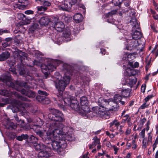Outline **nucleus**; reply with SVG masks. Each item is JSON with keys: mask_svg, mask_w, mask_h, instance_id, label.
I'll list each match as a JSON object with an SVG mask.
<instances>
[{"mask_svg": "<svg viewBox=\"0 0 158 158\" xmlns=\"http://www.w3.org/2000/svg\"><path fill=\"white\" fill-rule=\"evenodd\" d=\"M139 66V64L137 62H135L134 64V68H137Z\"/></svg>", "mask_w": 158, "mask_h": 158, "instance_id": "nucleus-59", "label": "nucleus"}, {"mask_svg": "<svg viewBox=\"0 0 158 158\" xmlns=\"http://www.w3.org/2000/svg\"><path fill=\"white\" fill-rule=\"evenodd\" d=\"M2 34L4 33H8L10 32V31L9 30L6 29H2Z\"/></svg>", "mask_w": 158, "mask_h": 158, "instance_id": "nucleus-62", "label": "nucleus"}, {"mask_svg": "<svg viewBox=\"0 0 158 158\" xmlns=\"http://www.w3.org/2000/svg\"><path fill=\"white\" fill-rule=\"evenodd\" d=\"M63 36L65 38H69L70 37L71 33L69 29H66L63 32Z\"/></svg>", "mask_w": 158, "mask_h": 158, "instance_id": "nucleus-33", "label": "nucleus"}, {"mask_svg": "<svg viewBox=\"0 0 158 158\" xmlns=\"http://www.w3.org/2000/svg\"><path fill=\"white\" fill-rule=\"evenodd\" d=\"M39 28V25L36 23H34L29 28V31L31 32H33Z\"/></svg>", "mask_w": 158, "mask_h": 158, "instance_id": "nucleus-30", "label": "nucleus"}, {"mask_svg": "<svg viewBox=\"0 0 158 158\" xmlns=\"http://www.w3.org/2000/svg\"><path fill=\"white\" fill-rule=\"evenodd\" d=\"M146 120L145 118H143L140 120V123L141 125H143L145 122H146Z\"/></svg>", "mask_w": 158, "mask_h": 158, "instance_id": "nucleus-57", "label": "nucleus"}, {"mask_svg": "<svg viewBox=\"0 0 158 158\" xmlns=\"http://www.w3.org/2000/svg\"><path fill=\"white\" fill-rule=\"evenodd\" d=\"M104 102H103V106L102 107H105L106 106L110 104L112 105V104L113 103V102L110 100V99H109L108 100L106 99H104Z\"/></svg>", "mask_w": 158, "mask_h": 158, "instance_id": "nucleus-36", "label": "nucleus"}, {"mask_svg": "<svg viewBox=\"0 0 158 158\" xmlns=\"http://www.w3.org/2000/svg\"><path fill=\"white\" fill-rule=\"evenodd\" d=\"M34 13V12L33 11L30 10H27L25 12V13L27 15H29V14H33Z\"/></svg>", "mask_w": 158, "mask_h": 158, "instance_id": "nucleus-50", "label": "nucleus"}, {"mask_svg": "<svg viewBox=\"0 0 158 158\" xmlns=\"http://www.w3.org/2000/svg\"><path fill=\"white\" fill-rule=\"evenodd\" d=\"M52 112L49 114L48 117L49 119L55 122H63L65 119L62 113L58 110L53 109Z\"/></svg>", "mask_w": 158, "mask_h": 158, "instance_id": "nucleus-6", "label": "nucleus"}, {"mask_svg": "<svg viewBox=\"0 0 158 158\" xmlns=\"http://www.w3.org/2000/svg\"><path fill=\"white\" fill-rule=\"evenodd\" d=\"M151 60H150L147 63V64L145 67L146 70L147 71L148 70V69L151 66Z\"/></svg>", "mask_w": 158, "mask_h": 158, "instance_id": "nucleus-44", "label": "nucleus"}, {"mask_svg": "<svg viewBox=\"0 0 158 158\" xmlns=\"http://www.w3.org/2000/svg\"><path fill=\"white\" fill-rule=\"evenodd\" d=\"M130 23L133 26V29H139V24L136 19L135 17H132L131 18L130 21Z\"/></svg>", "mask_w": 158, "mask_h": 158, "instance_id": "nucleus-20", "label": "nucleus"}, {"mask_svg": "<svg viewBox=\"0 0 158 158\" xmlns=\"http://www.w3.org/2000/svg\"><path fill=\"white\" fill-rule=\"evenodd\" d=\"M146 88V85L145 84L142 85L141 86V92H143V93L144 92Z\"/></svg>", "mask_w": 158, "mask_h": 158, "instance_id": "nucleus-49", "label": "nucleus"}, {"mask_svg": "<svg viewBox=\"0 0 158 158\" xmlns=\"http://www.w3.org/2000/svg\"><path fill=\"white\" fill-rule=\"evenodd\" d=\"M9 53L7 52H3L0 55V61H3L7 59L10 56Z\"/></svg>", "mask_w": 158, "mask_h": 158, "instance_id": "nucleus-27", "label": "nucleus"}, {"mask_svg": "<svg viewBox=\"0 0 158 158\" xmlns=\"http://www.w3.org/2000/svg\"><path fill=\"white\" fill-rule=\"evenodd\" d=\"M153 97L152 95H148L147 97L145 98L144 100L145 102H147Z\"/></svg>", "mask_w": 158, "mask_h": 158, "instance_id": "nucleus-46", "label": "nucleus"}, {"mask_svg": "<svg viewBox=\"0 0 158 158\" xmlns=\"http://www.w3.org/2000/svg\"><path fill=\"white\" fill-rule=\"evenodd\" d=\"M145 128H144L142 130L141 132L139 133V135L143 138H144L145 137Z\"/></svg>", "mask_w": 158, "mask_h": 158, "instance_id": "nucleus-45", "label": "nucleus"}, {"mask_svg": "<svg viewBox=\"0 0 158 158\" xmlns=\"http://www.w3.org/2000/svg\"><path fill=\"white\" fill-rule=\"evenodd\" d=\"M113 121L114 125L118 127V126L119 125L120 123L117 120L114 119Z\"/></svg>", "mask_w": 158, "mask_h": 158, "instance_id": "nucleus-52", "label": "nucleus"}, {"mask_svg": "<svg viewBox=\"0 0 158 158\" xmlns=\"http://www.w3.org/2000/svg\"><path fill=\"white\" fill-rule=\"evenodd\" d=\"M112 2L115 6H118L121 4L119 0H113Z\"/></svg>", "mask_w": 158, "mask_h": 158, "instance_id": "nucleus-47", "label": "nucleus"}, {"mask_svg": "<svg viewBox=\"0 0 158 158\" xmlns=\"http://www.w3.org/2000/svg\"><path fill=\"white\" fill-rule=\"evenodd\" d=\"M63 139H64L65 140H67L69 141H72L75 140L74 137L71 135H67L65 137H64Z\"/></svg>", "mask_w": 158, "mask_h": 158, "instance_id": "nucleus-37", "label": "nucleus"}, {"mask_svg": "<svg viewBox=\"0 0 158 158\" xmlns=\"http://www.w3.org/2000/svg\"><path fill=\"white\" fill-rule=\"evenodd\" d=\"M131 146L132 148L133 149H135L137 148V145L135 143V140H132Z\"/></svg>", "mask_w": 158, "mask_h": 158, "instance_id": "nucleus-43", "label": "nucleus"}, {"mask_svg": "<svg viewBox=\"0 0 158 158\" xmlns=\"http://www.w3.org/2000/svg\"><path fill=\"white\" fill-rule=\"evenodd\" d=\"M129 65L132 68H134V64L133 62H129L128 63Z\"/></svg>", "mask_w": 158, "mask_h": 158, "instance_id": "nucleus-60", "label": "nucleus"}, {"mask_svg": "<svg viewBox=\"0 0 158 158\" xmlns=\"http://www.w3.org/2000/svg\"><path fill=\"white\" fill-rule=\"evenodd\" d=\"M117 11V10H115L112 11L110 12H109L107 15V17H109L110 16H111L112 15L115 14L116 13Z\"/></svg>", "mask_w": 158, "mask_h": 158, "instance_id": "nucleus-42", "label": "nucleus"}, {"mask_svg": "<svg viewBox=\"0 0 158 158\" xmlns=\"http://www.w3.org/2000/svg\"><path fill=\"white\" fill-rule=\"evenodd\" d=\"M131 152L128 153H127L126 156V158H131Z\"/></svg>", "mask_w": 158, "mask_h": 158, "instance_id": "nucleus-64", "label": "nucleus"}, {"mask_svg": "<svg viewBox=\"0 0 158 158\" xmlns=\"http://www.w3.org/2000/svg\"><path fill=\"white\" fill-rule=\"evenodd\" d=\"M64 0H53L55 4L59 5V8L60 10L67 11L69 10L73 5L75 4L77 2V0H65L64 4L60 5L61 2H63Z\"/></svg>", "mask_w": 158, "mask_h": 158, "instance_id": "nucleus-5", "label": "nucleus"}, {"mask_svg": "<svg viewBox=\"0 0 158 158\" xmlns=\"http://www.w3.org/2000/svg\"><path fill=\"white\" fill-rule=\"evenodd\" d=\"M83 17L82 15L80 13H77L73 16V19L77 23L81 22L83 19Z\"/></svg>", "mask_w": 158, "mask_h": 158, "instance_id": "nucleus-26", "label": "nucleus"}, {"mask_svg": "<svg viewBox=\"0 0 158 158\" xmlns=\"http://www.w3.org/2000/svg\"><path fill=\"white\" fill-rule=\"evenodd\" d=\"M147 143L146 142H145L144 140H143V145L145 148H146L147 146Z\"/></svg>", "mask_w": 158, "mask_h": 158, "instance_id": "nucleus-63", "label": "nucleus"}, {"mask_svg": "<svg viewBox=\"0 0 158 158\" xmlns=\"http://www.w3.org/2000/svg\"><path fill=\"white\" fill-rule=\"evenodd\" d=\"M151 12L153 14V18L155 19H158V15L157 14H155L154 11H152Z\"/></svg>", "mask_w": 158, "mask_h": 158, "instance_id": "nucleus-54", "label": "nucleus"}, {"mask_svg": "<svg viewBox=\"0 0 158 158\" xmlns=\"http://www.w3.org/2000/svg\"><path fill=\"white\" fill-rule=\"evenodd\" d=\"M28 136L27 134H22L21 135L18 136L16 137V139L19 141H22L23 140L26 139H28Z\"/></svg>", "mask_w": 158, "mask_h": 158, "instance_id": "nucleus-32", "label": "nucleus"}, {"mask_svg": "<svg viewBox=\"0 0 158 158\" xmlns=\"http://www.w3.org/2000/svg\"><path fill=\"white\" fill-rule=\"evenodd\" d=\"M40 126L38 125L33 124L32 123L29 124V127H28V129L30 128L33 129L34 130L36 134L39 136L42 139H45L48 140L47 138V133L48 131L46 132V135H45V131H40Z\"/></svg>", "mask_w": 158, "mask_h": 158, "instance_id": "nucleus-11", "label": "nucleus"}, {"mask_svg": "<svg viewBox=\"0 0 158 158\" xmlns=\"http://www.w3.org/2000/svg\"><path fill=\"white\" fill-rule=\"evenodd\" d=\"M152 136L151 135V133H148V140L150 141H151L152 140Z\"/></svg>", "mask_w": 158, "mask_h": 158, "instance_id": "nucleus-61", "label": "nucleus"}, {"mask_svg": "<svg viewBox=\"0 0 158 158\" xmlns=\"http://www.w3.org/2000/svg\"><path fill=\"white\" fill-rule=\"evenodd\" d=\"M56 99L60 102L61 103H58V105H60V107L61 108H63L64 103L66 106H70L72 101L74 100L73 98L71 97L70 96H67V97H65L62 99V96L60 94L57 95Z\"/></svg>", "mask_w": 158, "mask_h": 158, "instance_id": "nucleus-10", "label": "nucleus"}, {"mask_svg": "<svg viewBox=\"0 0 158 158\" xmlns=\"http://www.w3.org/2000/svg\"><path fill=\"white\" fill-rule=\"evenodd\" d=\"M135 40L132 42L130 46H128L126 47L127 50H131L132 48H137L139 46H143L144 44L143 42H142L140 40Z\"/></svg>", "mask_w": 158, "mask_h": 158, "instance_id": "nucleus-14", "label": "nucleus"}, {"mask_svg": "<svg viewBox=\"0 0 158 158\" xmlns=\"http://www.w3.org/2000/svg\"><path fill=\"white\" fill-rule=\"evenodd\" d=\"M106 110V107L99 106V115L103 118L108 119L109 118V116L107 114Z\"/></svg>", "mask_w": 158, "mask_h": 158, "instance_id": "nucleus-18", "label": "nucleus"}, {"mask_svg": "<svg viewBox=\"0 0 158 158\" xmlns=\"http://www.w3.org/2000/svg\"><path fill=\"white\" fill-rule=\"evenodd\" d=\"M18 18H19L20 17V19H23V17L24 16V15L23 14H19L18 15ZM19 19H20L19 18Z\"/></svg>", "mask_w": 158, "mask_h": 158, "instance_id": "nucleus-58", "label": "nucleus"}, {"mask_svg": "<svg viewBox=\"0 0 158 158\" xmlns=\"http://www.w3.org/2000/svg\"><path fill=\"white\" fill-rule=\"evenodd\" d=\"M70 79L69 76L65 75L60 80H56L55 82L56 88L58 91L63 92L69 83Z\"/></svg>", "mask_w": 158, "mask_h": 158, "instance_id": "nucleus-4", "label": "nucleus"}, {"mask_svg": "<svg viewBox=\"0 0 158 158\" xmlns=\"http://www.w3.org/2000/svg\"><path fill=\"white\" fill-rule=\"evenodd\" d=\"M70 67V66L67 64H65L64 65V69H63V71H66V72L68 73H69V72H70L69 71V68Z\"/></svg>", "mask_w": 158, "mask_h": 158, "instance_id": "nucleus-40", "label": "nucleus"}, {"mask_svg": "<svg viewBox=\"0 0 158 158\" xmlns=\"http://www.w3.org/2000/svg\"><path fill=\"white\" fill-rule=\"evenodd\" d=\"M36 8L38 11H42L43 10L45 11L47 9V8L44 7L43 6H37Z\"/></svg>", "mask_w": 158, "mask_h": 158, "instance_id": "nucleus-41", "label": "nucleus"}, {"mask_svg": "<svg viewBox=\"0 0 158 158\" xmlns=\"http://www.w3.org/2000/svg\"><path fill=\"white\" fill-rule=\"evenodd\" d=\"M93 142L91 144H90L89 146V147L90 149H92L94 148L98 144H100V140L96 136H95L93 137Z\"/></svg>", "mask_w": 158, "mask_h": 158, "instance_id": "nucleus-22", "label": "nucleus"}, {"mask_svg": "<svg viewBox=\"0 0 158 158\" xmlns=\"http://www.w3.org/2000/svg\"><path fill=\"white\" fill-rule=\"evenodd\" d=\"M30 138L31 139L30 143H32L33 144H34V143L37 142L38 140V138L33 135H31Z\"/></svg>", "mask_w": 158, "mask_h": 158, "instance_id": "nucleus-35", "label": "nucleus"}, {"mask_svg": "<svg viewBox=\"0 0 158 158\" xmlns=\"http://www.w3.org/2000/svg\"><path fill=\"white\" fill-rule=\"evenodd\" d=\"M9 71L11 72L14 74L16 75L17 73L15 71V69L13 67H11L9 69Z\"/></svg>", "mask_w": 158, "mask_h": 158, "instance_id": "nucleus-48", "label": "nucleus"}, {"mask_svg": "<svg viewBox=\"0 0 158 158\" xmlns=\"http://www.w3.org/2000/svg\"><path fill=\"white\" fill-rule=\"evenodd\" d=\"M33 145L35 150L38 151H40L38 154L39 157H47L49 156L48 153L46 150L47 148L42 143L38 144L37 142L34 143Z\"/></svg>", "mask_w": 158, "mask_h": 158, "instance_id": "nucleus-7", "label": "nucleus"}, {"mask_svg": "<svg viewBox=\"0 0 158 158\" xmlns=\"http://www.w3.org/2000/svg\"><path fill=\"white\" fill-rule=\"evenodd\" d=\"M50 22L49 18L46 16L42 17L39 21V23L41 25H46L48 24Z\"/></svg>", "mask_w": 158, "mask_h": 158, "instance_id": "nucleus-23", "label": "nucleus"}, {"mask_svg": "<svg viewBox=\"0 0 158 158\" xmlns=\"http://www.w3.org/2000/svg\"><path fill=\"white\" fill-rule=\"evenodd\" d=\"M48 131L47 133L48 140L52 141L53 149L60 155L64 152V150L67 146L66 140L63 138L66 135L63 131L64 125L62 123L51 122L49 124Z\"/></svg>", "mask_w": 158, "mask_h": 158, "instance_id": "nucleus-1", "label": "nucleus"}, {"mask_svg": "<svg viewBox=\"0 0 158 158\" xmlns=\"http://www.w3.org/2000/svg\"><path fill=\"white\" fill-rule=\"evenodd\" d=\"M127 12L128 13L127 15H129L130 16H132L133 17H135V10L134 9L130 8L129 10H126L123 11V12Z\"/></svg>", "mask_w": 158, "mask_h": 158, "instance_id": "nucleus-31", "label": "nucleus"}, {"mask_svg": "<svg viewBox=\"0 0 158 158\" xmlns=\"http://www.w3.org/2000/svg\"><path fill=\"white\" fill-rule=\"evenodd\" d=\"M88 104L89 102L86 97L83 96L80 98L81 111L82 112H84L83 114L85 115H87V114L91 112L88 106Z\"/></svg>", "mask_w": 158, "mask_h": 158, "instance_id": "nucleus-9", "label": "nucleus"}, {"mask_svg": "<svg viewBox=\"0 0 158 158\" xmlns=\"http://www.w3.org/2000/svg\"><path fill=\"white\" fill-rule=\"evenodd\" d=\"M131 130L130 128H127L126 132H125V134L126 136H128L129 135L131 132Z\"/></svg>", "mask_w": 158, "mask_h": 158, "instance_id": "nucleus-51", "label": "nucleus"}, {"mask_svg": "<svg viewBox=\"0 0 158 158\" xmlns=\"http://www.w3.org/2000/svg\"><path fill=\"white\" fill-rule=\"evenodd\" d=\"M52 39L55 43L59 44L61 41L62 37H59L58 35H55L53 34L52 37Z\"/></svg>", "mask_w": 158, "mask_h": 158, "instance_id": "nucleus-25", "label": "nucleus"}, {"mask_svg": "<svg viewBox=\"0 0 158 158\" xmlns=\"http://www.w3.org/2000/svg\"><path fill=\"white\" fill-rule=\"evenodd\" d=\"M153 5L155 6L156 9L158 11V5L154 1L153 2Z\"/></svg>", "mask_w": 158, "mask_h": 158, "instance_id": "nucleus-56", "label": "nucleus"}, {"mask_svg": "<svg viewBox=\"0 0 158 158\" xmlns=\"http://www.w3.org/2000/svg\"><path fill=\"white\" fill-rule=\"evenodd\" d=\"M58 20V18L56 17L54 18L53 21L54 22V27L58 31L61 32L64 30L65 25L62 22H56Z\"/></svg>", "mask_w": 158, "mask_h": 158, "instance_id": "nucleus-12", "label": "nucleus"}, {"mask_svg": "<svg viewBox=\"0 0 158 158\" xmlns=\"http://www.w3.org/2000/svg\"><path fill=\"white\" fill-rule=\"evenodd\" d=\"M125 81L126 83L124 85H127L131 87L133 85L136 83L137 80L134 76H130L128 78L126 79Z\"/></svg>", "mask_w": 158, "mask_h": 158, "instance_id": "nucleus-17", "label": "nucleus"}, {"mask_svg": "<svg viewBox=\"0 0 158 158\" xmlns=\"http://www.w3.org/2000/svg\"><path fill=\"white\" fill-rule=\"evenodd\" d=\"M19 73L20 75L25 76L26 75V78L27 81L30 80L31 81H33L34 79L32 78V77L28 73H27L25 69H23L20 70Z\"/></svg>", "mask_w": 158, "mask_h": 158, "instance_id": "nucleus-19", "label": "nucleus"}, {"mask_svg": "<svg viewBox=\"0 0 158 158\" xmlns=\"http://www.w3.org/2000/svg\"><path fill=\"white\" fill-rule=\"evenodd\" d=\"M61 63V61L57 60H52L47 65H42L41 66V70L46 77L49 73V71H53L56 69L57 66Z\"/></svg>", "mask_w": 158, "mask_h": 158, "instance_id": "nucleus-3", "label": "nucleus"}, {"mask_svg": "<svg viewBox=\"0 0 158 158\" xmlns=\"http://www.w3.org/2000/svg\"><path fill=\"white\" fill-rule=\"evenodd\" d=\"M71 109L75 111H76L79 113H82L83 116H85V114H84V112H82L81 111V107L79 105L78 101L76 99H74L71 102V104L70 106Z\"/></svg>", "mask_w": 158, "mask_h": 158, "instance_id": "nucleus-13", "label": "nucleus"}, {"mask_svg": "<svg viewBox=\"0 0 158 158\" xmlns=\"http://www.w3.org/2000/svg\"><path fill=\"white\" fill-rule=\"evenodd\" d=\"M103 102H104V100L102 98H99L98 99V103L99 106L102 107L103 106Z\"/></svg>", "mask_w": 158, "mask_h": 158, "instance_id": "nucleus-39", "label": "nucleus"}, {"mask_svg": "<svg viewBox=\"0 0 158 158\" xmlns=\"http://www.w3.org/2000/svg\"><path fill=\"white\" fill-rule=\"evenodd\" d=\"M126 112L125 110L123 111L121 113V115L120 116L121 118H123L121 122V123H124L126 122L129 123L131 121V118L130 115L128 114H125Z\"/></svg>", "mask_w": 158, "mask_h": 158, "instance_id": "nucleus-15", "label": "nucleus"}, {"mask_svg": "<svg viewBox=\"0 0 158 158\" xmlns=\"http://www.w3.org/2000/svg\"><path fill=\"white\" fill-rule=\"evenodd\" d=\"M41 5L44 7H45L48 8V7L50 6L51 5V3L48 1L43 0Z\"/></svg>", "mask_w": 158, "mask_h": 158, "instance_id": "nucleus-34", "label": "nucleus"}, {"mask_svg": "<svg viewBox=\"0 0 158 158\" xmlns=\"http://www.w3.org/2000/svg\"><path fill=\"white\" fill-rule=\"evenodd\" d=\"M132 39L134 40H139L142 36V33L139 31L135 30L131 33Z\"/></svg>", "mask_w": 158, "mask_h": 158, "instance_id": "nucleus-21", "label": "nucleus"}, {"mask_svg": "<svg viewBox=\"0 0 158 158\" xmlns=\"http://www.w3.org/2000/svg\"><path fill=\"white\" fill-rule=\"evenodd\" d=\"M10 44L7 42H5L2 43V45L4 48H6L7 47L9 46Z\"/></svg>", "mask_w": 158, "mask_h": 158, "instance_id": "nucleus-55", "label": "nucleus"}, {"mask_svg": "<svg viewBox=\"0 0 158 158\" xmlns=\"http://www.w3.org/2000/svg\"><path fill=\"white\" fill-rule=\"evenodd\" d=\"M99 106H96L93 107L92 108V110L93 111L96 113L97 114L99 115Z\"/></svg>", "mask_w": 158, "mask_h": 158, "instance_id": "nucleus-38", "label": "nucleus"}, {"mask_svg": "<svg viewBox=\"0 0 158 158\" xmlns=\"http://www.w3.org/2000/svg\"><path fill=\"white\" fill-rule=\"evenodd\" d=\"M122 99V96L120 95L116 94L114 96L113 100H112L111 101L113 102V103H114L116 104V109L117 108V107H118L117 105L118 103L120 102L121 104L123 105L125 104V102L124 101H121Z\"/></svg>", "mask_w": 158, "mask_h": 158, "instance_id": "nucleus-16", "label": "nucleus"}, {"mask_svg": "<svg viewBox=\"0 0 158 158\" xmlns=\"http://www.w3.org/2000/svg\"><path fill=\"white\" fill-rule=\"evenodd\" d=\"M6 83L8 84L10 83L9 86L12 87L13 88L17 90L18 91H20L22 94H24L29 98H34L35 96V93L29 89L25 90L22 89V86L23 85V86L26 88L27 87L29 88H31V86H30L28 85L27 82H25L22 84L18 81L16 82L15 84L12 82L10 81L6 82Z\"/></svg>", "mask_w": 158, "mask_h": 158, "instance_id": "nucleus-2", "label": "nucleus"}, {"mask_svg": "<svg viewBox=\"0 0 158 158\" xmlns=\"http://www.w3.org/2000/svg\"><path fill=\"white\" fill-rule=\"evenodd\" d=\"M38 92L40 95L37 96V99H40L42 101H43L45 97L48 95V94L45 91L41 90H38Z\"/></svg>", "mask_w": 158, "mask_h": 158, "instance_id": "nucleus-24", "label": "nucleus"}, {"mask_svg": "<svg viewBox=\"0 0 158 158\" xmlns=\"http://www.w3.org/2000/svg\"><path fill=\"white\" fill-rule=\"evenodd\" d=\"M148 105L147 104L146 102H145L141 106L140 108L141 109H144L148 107Z\"/></svg>", "mask_w": 158, "mask_h": 158, "instance_id": "nucleus-53", "label": "nucleus"}, {"mask_svg": "<svg viewBox=\"0 0 158 158\" xmlns=\"http://www.w3.org/2000/svg\"><path fill=\"white\" fill-rule=\"evenodd\" d=\"M14 102L16 104L20 105V107H22L25 109L26 107L30 106V105L27 102H18L16 100H14Z\"/></svg>", "mask_w": 158, "mask_h": 158, "instance_id": "nucleus-28", "label": "nucleus"}, {"mask_svg": "<svg viewBox=\"0 0 158 158\" xmlns=\"http://www.w3.org/2000/svg\"><path fill=\"white\" fill-rule=\"evenodd\" d=\"M130 89H125L124 90H123L121 92L122 95L124 97H125V98L129 97H130Z\"/></svg>", "mask_w": 158, "mask_h": 158, "instance_id": "nucleus-29", "label": "nucleus"}, {"mask_svg": "<svg viewBox=\"0 0 158 158\" xmlns=\"http://www.w3.org/2000/svg\"><path fill=\"white\" fill-rule=\"evenodd\" d=\"M0 94L5 96L9 97L12 95H14L17 97L18 98L22 101H28V99L25 97H23L19 94L17 92H12L6 89L0 90Z\"/></svg>", "mask_w": 158, "mask_h": 158, "instance_id": "nucleus-8", "label": "nucleus"}]
</instances>
